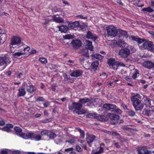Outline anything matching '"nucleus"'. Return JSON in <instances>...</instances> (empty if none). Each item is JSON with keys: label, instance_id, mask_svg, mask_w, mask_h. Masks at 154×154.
<instances>
[{"label": "nucleus", "instance_id": "obj_44", "mask_svg": "<svg viewBox=\"0 0 154 154\" xmlns=\"http://www.w3.org/2000/svg\"><path fill=\"white\" fill-rule=\"evenodd\" d=\"M139 74V71L137 69H136L134 73L133 74L132 76V78L134 79H135L137 77V75Z\"/></svg>", "mask_w": 154, "mask_h": 154}, {"label": "nucleus", "instance_id": "obj_31", "mask_svg": "<svg viewBox=\"0 0 154 154\" xmlns=\"http://www.w3.org/2000/svg\"><path fill=\"white\" fill-rule=\"evenodd\" d=\"M143 113L144 114L148 116H152L153 114L152 110H144Z\"/></svg>", "mask_w": 154, "mask_h": 154}, {"label": "nucleus", "instance_id": "obj_4", "mask_svg": "<svg viewBox=\"0 0 154 154\" xmlns=\"http://www.w3.org/2000/svg\"><path fill=\"white\" fill-rule=\"evenodd\" d=\"M107 33L108 35L115 37L118 34V31L113 26H110L106 27Z\"/></svg>", "mask_w": 154, "mask_h": 154}, {"label": "nucleus", "instance_id": "obj_21", "mask_svg": "<svg viewBox=\"0 0 154 154\" xmlns=\"http://www.w3.org/2000/svg\"><path fill=\"white\" fill-rule=\"evenodd\" d=\"M103 57V56L99 54H94V55H92L91 57L92 59L95 61H96V60H97V61L99 60H101Z\"/></svg>", "mask_w": 154, "mask_h": 154}, {"label": "nucleus", "instance_id": "obj_30", "mask_svg": "<svg viewBox=\"0 0 154 154\" xmlns=\"http://www.w3.org/2000/svg\"><path fill=\"white\" fill-rule=\"evenodd\" d=\"M131 38L133 40L137 42L138 43H141L143 41V39L134 36H131Z\"/></svg>", "mask_w": 154, "mask_h": 154}, {"label": "nucleus", "instance_id": "obj_15", "mask_svg": "<svg viewBox=\"0 0 154 154\" xmlns=\"http://www.w3.org/2000/svg\"><path fill=\"white\" fill-rule=\"evenodd\" d=\"M84 45L87 49H89L91 51L93 50V47L91 42L89 40H86L84 42Z\"/></svg>", "mask_w": 154, "mask_h": 154}, {"label": "nucleus", "instance_id": "obj_58", "mask_svg": "<svg viewBox=\"0 0 154 154\" xmlns=\"http://www.w3.org/2000/svg\"><path fill=\"white\" fill-rule=\"evenodd\" d=\"M75 149L76 150L79 152H81L82 151V149L79 145H76L75 147Z\"/></svg>", "mask_w": 154, "mask_h": 154}, {"label": "nucleus", "instance_id": "obj_20", "mask_svg": "<svg viewBox=\"0 0 154 154\" xmlns=\"http://www.w3.org/2000/svg\"><path fill=\"white\" fill-rule=\"evenodd\" d=\"M13 127V125L12 124H8L6 125V126L3 127L2 128V130L9 132L11 131V129Z\"/></svg>", "mask_w": 154, "mask_h": 154}, {"label": "nucleus", "instance_id": "obj_26", "mask_svg": "<svg viewBox=\"0 0 154 154\" xmlns=\"http://www.w3.org/2000/svg\"><path fill=\"white\" fill-rule=\"evenodd\" d=\"M106 117V116L103 115H100L97 116L96 119L99 121L104 122L106 121L107 120Z\"/></svg>", "mask_w": 154, "mask_h": 154}, {"label": "nucleus", "instance_id": "obj_50", "mask_svg": "<svg viewBox=\"0 0 154 154\" xmlns=\"http://www.w3.org/2000/svg\"><path fill=\"white\" fill-rule=\"evenodd\" d=\"M111 66L113 69L116 70L117 69L118 66V64L117 63V61H116Z\"/></svg>", "mask_w": 154, "mask_h": 154}, {"label": "nucleus", "instance_id": "obj_5", "mask_svg": "<svg viewBox=\"0 0 154 154\" xmlns=\"http://www.w3.org/2000/svg\"><path fill=\"white\" fill-rule=\"evenodd\" d=\"M130 53V51L129 49L127 48H124L119 50V54L121 57L126 58L129 55Z\"/></svg>", "mask_w": 154, "mask_h": 154}, {"label": "nucleus", "instance_id": "obj_12", "mask_svg": "<svg viewBox=\"0 0 154 154\" xmlns=\"http://www.w3.org/2000/svg\"><path fill=\"white\" fill-rule=\"evenodd\" d=\"M86 38L95 41L97 39V36L96 35L93 34L91 31H88L87 32Z\"/></svg>", "mask_w": 154, "mask_h": 154}, {"label": "nucleus", "instance_id": "obj_27", "mask_svg": "<svg viewBox=\"0 0 154 154\" xmlns=\"http://www.w3.org/2000/svg\"><path fill=\"white\" fill-rule=\"evenodd\" d=\"M116 42L117 45L120 47H124L125 46L126 43L122 40H118Z\"/></svg>", "mask_w": 154, "mask_h": 154}, {"label": "nucleus", "instance_id": "obj_23", "mask_svg": "<svg viewBox=\"0 0 154 154\" xmlns=\"http://www.w3.org/2000/svg\"><path fill=\"white\" fill-rule=\"evenodd\" d=\"M107 115L112 120H117L120 118V116L119 115L113 114L109 113Z\"/></svg>", "mask_w": 154, "mask_h": 154}, {"label": "nucleus", "instance_id": "obj_47", "mask_svg": "<svg viewBox=\"0 0 154 154\" xmlns=\"http://www.w3.org/2000/svg\"><path fill=\"white\" fill-rule=\"evenodd\" d=\"M10 151L6 149H3L1 150V154H8L10 153Z\"/></svg>", "mask_w": 154, "mask_h": 154}, {"label": "nucleus", "instance_id": "obj_33", "mask_svg": "<svg viewBox=\"0 0 154 154\" xmlns=\"http://www.w3.org/2000/svg\"><path fill=\"white\" fill-rule=\"evenodd\" d=\"M76 129L77 131L79 132L80 133V135L81 138H83L85 137V132L84 131L82 130L80 128H76Z\"/></svg>", "mask_w": 154, "mask_h": 154}, {"label": "nucleus", "instance_id": "obj_10", "mask_svg": "<svg viewBox=\"0 0 154 154\" xmlns=\"http://www.w3.org/2000/svg\"><path fill=\"white\" fill-rule=\"evenodd\" d=\"M69 27L72 29L76 30L77 28V27H79L82 28L81 25L79 24V23L78 21H75L72 23H69L68 24Z\"/></svg>", "mask_w": 154, "mask_h": 154}, {"label": "nucleus", "instance_id": "obj_52", "mask_svg": "<svg viewBox=\"0 0 154 154\" xmlns=\"http://www.w3.org/2000/svg\"><path fill=\"white\" fill-rule=\"evenodd\" d=\"M86 113V111L84 109H80L78 111V112H77V113L78 115H81L85 114Z\"/></svg>", "mask_w": 154, "mask_h": 154}, {"label": "nucleus", "instance_id": "obj_38", "mask_svg": "<svg viewBox=\"0 0 154 154\" xmlns=\"http://www.w3.org/2000/svg\"><path fill=\"white\" fill-rule=\"evenodd\" d=\"M39 62L42 64H46L47 63V59L43 57L39 58Z\"/></svg>", "mask_w": 154, "mask_h": 154}, {"label": "nucleus", "instance_id": "obj_37", "mask_svg": "<svg viewBox=\"0 0 154 154\" xmlns=\"http://www.w3.org/2000/svg\"><path fill=\"white\" fill-rule=\"evenodd\" d=\"M63 37L65 39H70L74 38V35L68 34L63 36Z\"/></svg>", "mask_w": 154, "mask_h": 154}, {"label": "nucleus", "instance_id": "obj_53", "mask_svg": "<svg viewBox=\"0 0 154 154\" xmlns=\"http://www.w3.org/2000/svg\"><path fill=\"white\" fill-rule=\"evenodd\" d=\"M110 103H105L103 105V107L108 110H110Z\"/></svg>", "mask_w": 154, "mask_h": 154}, {"label": "nucleus", "instance_id": "obj_60", "mask_svg": "<svg viewBox=\"0 0 154 154\" xmlns=\"http://www.w3.org/2000/svg\"><path fill=\"white\" fill-rule=\"evenodd\" d=\"M28 134H25V133H23L21 134V136L23 138L28 139H29V136H28Z\"/></svg>", "mask_w": 154, "mask_h": 154}, {"label": "nucleus", "instance_id": "obj_6", "mask_svg": "<svg viewBox=\"0 0 154 154\" xmlns=\"http://www.w3.org/2000/svg\"><path fill=\"white\" fill-rule=\"evenodd\" d=\"M26 88L27 92L31 94H33L36 90V88L31 82L28 83L26 84Z\"/></svg>", "mask_w": 154, "mask_h": 154}, {"label": "nucleus", "instance_id": "obj_41", "mask_svg": "<svg viewBox=\"0 0 154 154\" xmlns=\"http://www.w3.org/2000/svg\"><path fill=\"white\" fill-rule=\"evenodd\" d=\"M33 95H32L28 98H26V100L29 102L32 103L34 101V98H33Z\"/></svg>", "mask_w": 154, "mask_h": 154}, {"label": "nucleus", "instance_id": "obj_7", "mask_svg": "<svg viewBox=\"0 0 154 154\" xmlns=\"http://www.w3.org/2000/svg\"><path fill=\"white\" fill-rule=\"evenodd\" d=\"M144 48L148 50L149 51H154L153 48L154 45L153 42L149 41H147L144 42L143 45Z\"/></svg>", "mask_w": 154, "mask_h": 154}, {"label": "nucleus", "instance_id": "obj_28", "mask_svg": "<svg viewBox=\"0 0 154 154\" xmlns=\"http://www.w3.org/2000/svg\"><path fill=\"white\" fill-rule=\"evenodd\" d=\"M90 101V99L88 98H83L80 99L79 100V102L80 104H85L87 103Z\"/></svg>", "mask_w": 154, "mask_h": 154}, {"label": "nucleus", "instance_id": "obj_42", "mask_svg": "<svg viewBox=\"0 0 154 154\" xmlns=\"http://www.w3.org/2000/svg\"><path fill=\"white\" fill-rule=\"evenodd\" d=\"M35 134L33 132H30L28 133V136H29V139H33L34 136H35Z\"/></svg>", "mask_w": 154, "mask_h": 154}, {"label": "nucleus", "instance_id": "obj_64", "mask_svg": "<svg viewBox=\"0 0 154 154\" xmlns=\"http://www.w3.org/2000/svg\"><path fill=\"white\" fill-rule=\"evenodd\" d=\"M50 102L46 101L43 104L44 107H47L50 105Z\"/></svg>", "mask_w": 154, "mask_h": 154}, {"label": "nucleus", "instance_id": "obj_63", "mask_svg": "<svg viewBox=\"0 0 154 154\" xmlns=\"http://www.w3.org/2000/svg\"><path fill=\"white\" fill-rule=\"evenodd\" d=\"M45 20L44 22L42 23L43 25H46L47 24L50 22V20L49 18H45L43 19Z\"/></svg>", "mask_w": 154, "mask_h": 154}, {"label": "nucleus", "instance_id": "obj_9", "mask_svg": "<svg viewBox=\"0 0 154 154\" xmlns=\"http://www.w3.org/2000/svg\"><path fill=\"white\" fill-rule=\"evenodd\" d=\"M71 44L74 48L77 49L81 46L82 43L80 39H74L72 40Z\"/></svg>", "mask_w": 154, "mask_h": 154}, {"label": "nucleus", "instance_id": "obj_22", "mask_svg": "<svg viewBox=\"0 0 154 154\" xmlns=\"http://www.w3.org/2000/svg\"><path fill=\"white\" fill-rule=\"evenodd\" d=\"M98 64V61L96 60V61H95L92 63L91 66V69L94 71H95L97 69Z\"/></svg>", "mask_w": 154, "mask_h": 154}, {"label": "nucleus", "instance_id": "obj_49", "mask_svg": "<svg viewBox=\"0 0 154 154\" xmlns=\"http://www.w3.org/2000/svg\"><path fill=\"white\" fill-rule=\"evenodd\" d=\"M14 130L17 133H20L22 131V129L18 127H15L14 128Z\"/></svg>", "mask_w": 154, "mask_h": 154}, {"label": "nucleus", "instance_id": "obj_1", "mask_svg": "<svg viewBox=\"0 0 154 154\" xmlns=\"http://www.w3.org/2000/svg\"><path fill=\"white\" fill-rule=\"evenodd\" d=\"M132 104L136 110H141L144 106L142 100V97L139 94L132 96L130 97Z\"/></svg>", "mask_w": 154, "mask_h": 154}, {"label": "nucleus", "instance_id": "obj_3", "mask_svg": "<svg viewBox=\"0 0 154 154\" xmlns=\"http://www.w3.org/2000/svg\"><path fill=\"white\" fill-rule=\"evenodd\" d=\"M83 105L82 104L79 103L73 102L69 105V110L75 112L76 113L82 108Z\"/></svg>", "mask_w": 154, "mask_h": 154}, {"label": "nucleus", "instance_id": "obj_8", "mask_svg": "<svg viewBox=\"0 0 154 154\" xmlns=\"http://www.w3.org/2000/svg\"><path fill=\"white\" fill-rule=\"evenodd\" d=\"M138 154H150L151 152L145 146L139 147L137 149Z\"/></svg>", "mask_w": 154, "mask_h": 154}, {"label": "nucleus", "instance_id": "obj_43", "mask_svg": "<svg viewBox=\"0 0 154 154\" xmlns=\"http://www.w3.org/2000/svg\"><path fill=\"white\" fill-rule=\"evenodd\" d=\"M41 139V137L40 135H37L36 134H35L34 140L35 141H39Z\"/></svg>", "mask_w": 154, "mask_h": 154}, {"label": "nucleus", "instance_id": "obj_54", "mask_svg": "<svg viewBox=\"0 0 154 154\" xmlns=\"http://www.w3.org/2000/svg\"><path fill=\"white\" fill-rule=\"evenodd\" d=\"M87 117L91 118H96L97 117V115L95 114L90 113L87 115Z\"/></svg>", "mask_w": 154, "mask_h": 154}, {"label": "nucleus", "instance_id": "obj_32", "mask_svg": "<svg viewBox=\"0 0 154 154\" xmlns=\"http://www.w3.org/2000/svg\"><path fill=\"white\" fill-rule=\"evenodd\" d=\"M7 36L6 33H0V39L5 42L7 39Z\"/></svg>", "mask_w": 154, "mask_h": 154}, {"label": "nucleus", "instance_id": "obj_61", "mask_svg": "<svg viewBox=\"0 0 154 154\" xmlns=\"http://www.w3.org/2000/svg\"><path fill=\"white\" fill-rule=\"evenodd\" d=\"M115 142L113 145L114 146L117 148L119 149L120 148V146L119 145V143L118 142H116L115 141H114Z\"/></svg>", "mask_w": 154, "mask_h": 154}, {"label": "nucleus", "instance_id": "obj_59", "mask_svg": "<svg viewBox=\"0 0 154 154\" xmlns=\"http://www.w3.org/2000/svg\"><path fill=\"white\" fill-rule=\"evenodd\" d=\"M49 131L44 130L41 132V134L42 135H47L48 136V133Z\"/></svg>", "mask_w": 154, "mask_h": 154}, {"label": "nucleus", "instance_id": "obj_35", "mask_svg": "<svg viewBox=\"0 0 154 154\" xmlns=\"http://www.w3.org/2000/svg\"><path fill=\"white\" fill-rule=\"evenodd\" d=\"M116 61L115 59L110 58L107 61V63L109 66H111Z\"/></svg>", "mask_w": 154, "mask_h": 154}, {"label": "nucleus", "instance_id": "obj_2", "mask_svg": "<svg viewBox=\"0 0 154 154\" xmlns=\"http://www.w3.org/2000/svg\"><path fill=\"white\" fill-rule=\"evenodd\" d=\"M22 39L20 36H14L11 39L10 45L13 48H19L20 46L23 45L24 44L22 42Z\"/></svg>", "mask_w": 154, "mask_h": 154}, {"label": "nucleus", "instance_id": "obj_55", "mask_svg": "<svg viewBox=\"0 0 154 154\" xmlns=\"http://www.w3.org/2000/svg\"><path fill=\"white\" fill-rule=\"evenodd\" d=\"M115 112L117 113L120 114L122 113V111L120 109L116 108L113 110Z\"/></svg>", "mask_w": 154, "mask_h": 154}, {"label": "nucleus", "instance_id": "obj_51", "mask_svg": "<svg viewBox=\"0 0 154 154\" xmlns=\"http://www.w3.org/2000/svg\"><path fill=\"white\" fill-rule=\"evenodd\" d=\"M128 113L129 116L131 117L134 116L135 114V112L132 110L129 111L128 112Z\"/></svg>", "mask_w": 154, "mask_h": 154}, {"label": "nucleus", "instance_id": "obj_46", "mask_svg": "<svg viewBox=\"0 0 154 154\" xmlns=\"http://www.w3.org/2000/svg\"><path fill=\"white\" fill-rule=\"evenodd\" d=\"M66 142H68L71 145H73L75 143V140L74 138L68 140H66Z\"/></svg>", "mask_w": 154, "mask_h": 154}, {"label": "nucleus", "instance_id": "obj_18", "mask_svg": "<svg viewBox=\"0 0 154 154\" xmlns=\"http://www.w3.org/2000/svg\"><path fill=\"white\" fill-rule=\"evenodd\" d=\"M53 20L57 23H62L63 22L64 20L63 18L60 17H57L56 15H53L52 16Z\"/></svg>", "mask_w": 154, "mask_h": 154}, {"label": "nucleus", "instance_id": "obj_56", "mask_svg": "<svg viewBox=\"0 0 154 154\" xmlns=\"http://www.w3.org/2000/svg\"><path fill=\"white\" fill-rule=\"evenodd\" d=\"M110 110H113V109H115L117 108V106L115 104L110 103L109 105Z\"/></svg>", "mask_w": 154, "mask_h": 154}, {"label": "nucleus", "instance_id": "obj_34", "mask_svg": "<svg viewBox=\"0 0 154 154\" xmlns=\"http://www.w3.org/2000/svg\"><path fill=\"white\" fill-rule=\"evenodd\" d=\"M81 55L85 57H88L89 54L88 51L87 49H85L81 52Z\"/></svg>", "mask_w": 154, "mask_h": 154}, {"label": "nucleus", "instance_id": "obj_11", "mask_svg": "<svg viewBox=\"0 0 154 154\" xmlns=\"http://www.w3.org/2000/svg\"><path fill=\"white\" fill-rule=\"evenodd\" d=\"M143 66L145 68L149 69L154 68V63L151 61H144L143 63Z\"/></svg>", "mask_w": 154, "mask_h": 154}, {"label": "nucleus", "instance_id": "obj_19", "mask_svg": "<svg viewBox=\"0 0 154 154\" xmlns=\"http://www.w3.org/2000/svg\"><path fill=\"white\" fill-rule=\"evenodd\" d=\"M59 30L62 33H66L67 32L68 27L67 26L62 25L58 27Z\"/></svg>", "mask_w": 154, "mask_h": 154}, {"label": "nucleus", "instance_id": "obj_62", "mask_svg": "<svg viewBox=\"0 0 154 154\" xmlns=\"http://www.w3.org/2000/svg\"><path fill=\"white\" fill-rule=\"evenodd\" d=\"M50 119H46L45 120H41L40 121V122L43 123H48L50 122Z\"/></svg>", "mask_w": 154, "mask_h": 154}, {"label": "nucleus", "instance_id": "obj_16", "mask_svg": "<svg viewBox=\"0 0 154 154\" xmlns=\"http://www.w3.org/2000/svg\"><path fill=\"white\" fill-rule=\"evenodd\" d=\"M96 138L95 136L90 134L87 136L86 141L89 144L92 143L94 140Z\"/></svg>", "mask_w": 154, "mask_h": 154}, {"label": "nucleus", "instance_id": "obj_45", "mask_svg": "<svg viewBox=\"0 0 154 154\" xmlns=\"http://www.w3.org/2000/svg\"><path fill=\"white\" fill-rule=\"evenodd\" d=\"M122 128L123 130H127V131H129L130 130H132L135 131H136V130L130 128L129 127H128L127 126H124L122 127Z\"/></svg>", "mask_w": 154, "mask_h": 154}, {"label": "nucleus", "instance_id": "obj_36", "mask_svg": "<svg viewBox=\"0 0 154 154\" xmlns=\"http://www.w3.org/2000/svg\"><path fill=\"white\" fill-rule=\"evenodd\" d=\"M142 11H146L150 13L152 12L153 11V10L150 7H149L147 8H143Z\"/></svg>", "mask_w": 154, "mask_h": 154}, {"label": "nucleus", "instance_id": "obj_14", "mask_svg": "<svg viewBox=\"0 0 154 154\" xmlns=\"http://www.w3.org/2000/svg\"><path fill=\"white\" fill-rule=\"evenodd\" d=\"M18 92L17 95L18 97L24 96L26 94L25 89L23 87H20L18 90Z\"/></svg>", "mask_w": 154, "mask_h": 154}, {"label": "nucleus", "instance_id": "obj_24", "mask_svg": "<svg viewBox=\"0 0 154 154\" xmlns=\"http://www.w3.org/2000/svg\"><path fill=\"white\" fill-rule=\"evenodd\" d=\"M144 101L146 106L148 107H151V100L148 98L147 96H146L144 97Z\"/></svg>", "mask_w": 154, "mask_h": 154}, {"label": "nucleus", "instance_id": "obj_25", "mask_svg": "<svg viewBox=\"0 0 154 154\" xmlns=\"http://www.w3.org/2000/svg\"><path fill=\"white\" fill-rule=\"evenodd\" d=\"M56 134L54 132L49 131L48 133V137L50 139H53L57 137Z\"/></svg>", "mask_w": 154, "mask_h": 154}, {"label": "nucleus", "instance_id": "obj_48", "mask_svg": "<svg viewBox=\"0 0 154 154\" xmlns=\"http://www.w3.org/2000/svg\"><path fill=\"white\" fill-rule=\"evenodd\" d=\"M100 76L102 79H104L106 78L107 75L106 73L103 72L100 74Z\"/></svg>", "mask_w": 154, "mask_h": 154}, {"label": "nucleus", "instance_id": "obj_13", "mask_svg": "<svg viewBox=\"0 0 154 154\" xmlns=\"http://www.w3.org/2000/svg\"><path fill=\"white\" fill-rule=\"evenodd\" d=\"M83 72L81 70H74L70 75L74 77H77L82 75Z\"/></svg>", "mask_w": 154, "mask_h": 154}, {"label": "nucleus", "instance_id": "obj_40", "mask_svg": "<svg viewBox=\"0 0 154 154\" xmlns=\"http://www.w3.org/2000/svg\"><path fill=\"white\" fill-rule=\"evenodd\" d=\"M24 53H22L21 52H17L14 53L13 54V56L15 58H17L18 57L23 55Z\"/></svg>", "mask_w": 154, "mask_h": 154}, {"label": "nucleus", "instance_id": "obj_39", "mask_svg": "<svg viewBox=\"0 0 154 154\" xmlns=\"http://www.w3.org/2000/svg\"><path fill=\"white\" fill-rule=\"evenodd\" d=\"M105 145L103 143H102L100 144L99 149L98 151L100 153H102L103 152V149L105 146Z\"/></svg>", "mask_w": 154, "mask_h": 154}, {"label": "nucleus", "instance_id": "obj_57", "mask_svg": "<svg viewBox=\"0 0 154 154\" xmlns=\"http://www.w3.org/2000/svg\"><path fill=\"white\" fill-rule=\"evenodd\" d=\"M45 100V99L42 97H39L36 98V101L37 102L40 101H43Z\"/></svg>", "mask_w": 154, "mask_h": 154}, {"label": "nucleus", "instance_id": "obj_17", "mask_svg": "<svg viewBox=\"0 0 154 154\" xmlns=\"http://www.w3.org/2000/svg\"><path fill=\"white\" fill-rule=\"evenodd\" d=\"M119 36L120 37H122L123 38H127L128 37L127 32L126 31L122 29H119Z\"/></svg>", "mask_w": 154, "mask_h": 154}, {"label": "nucleus", "instance_id": "obj_29", "mask_svg": "<svg viewBox=\"0 0 154 154\" xmlns=\"http://www.w3.org/2000/svg\"><path fill=\"white\" fill-rule=\"evenodd\" d=\"M6 57H0V66H2L5 64L6 65Z\"/></svg>", "mask_w": 154, "mask_h": 154}]
</instances>
